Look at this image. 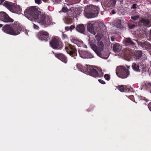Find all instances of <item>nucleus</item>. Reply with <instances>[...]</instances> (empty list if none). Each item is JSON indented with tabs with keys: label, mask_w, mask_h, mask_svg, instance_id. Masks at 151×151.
Wrapping results in <instances>:
<instances>
[{
	"label": "nucleus",
	"mask_w": 151,
	"mask_h": 151,
	"mask_svg": "<svg viewBox=\"0 0 151 151\" xmlns=\"http://www.w3.org/2000/svg\"><path fill=\"white\" fill-rule=\"evenodd\" d=\"M76 66L80 71L94 78H100L103 76L104 73L102 72V70L99 74L96 70L92 66L87 65L83 66L81 64L78 63L76 64Z\"/></svg>",
	"instance_id": "nucleus-1"
},
{
	"label": "nucleus",
	"mask_w": 151,
	"mask_h": 151,
	"mask_svg": "<svg viewBox=\"0 0 151 151\" xmlns=\"http://www.w3.org/2000/svg\"><path fill=\"white\" fill-rule=\"evenodd\" d=\"M2 30L7 34L16 36L20 34L22 28L19 23L16 21L13 23L4 25Z\"/></svg>",
	"instance_id": "nucleus-2"
},
{
	"label": "nucleus",
	"mask_w": 151,
	"mask_h": 151,
	"mask_svg": "<svg viewBox=\"0 0 151 151\" xmlns=\"http://www.w3.org/2000/svg\"><path fill=\"white\" fill-rule=\"evenodd\" d=\"M40 9L37 6L27 7L24 11L25 16L32 21H35L40 15Z\"/></svg>",
	"instance_id": "nucleus-3"
},
{
	"label": "nucleus",
	"mask_w": 151,
	"mask_h": 151,
	"mask_svg": "<svg viewBox=\"0 0 151 151\" xmlns=\"http://www.w3.org/2000/svg\"><path fill=\"white\" fill-rule=\"evenodd\" d=\"M94 28H99L102 31H104L106 29L105 25L101 22L91 21L88 23L87 26L88 31L91 33L95 35L96 32L94 30Z\"/></svg>",
	"instance_id": "nucleus-4"
},
{
	"label": "nucleus",
	"mask_w": 151,
	"mask_h": 151,
	"mask_svg": "<svg viewBox=\"0 0 151 151\" xmlns=\"http://www.w3.org/2000/svg\"><path fill=\"white\" fill-rule=\"evenodd\" d=\"M50 45L53 49L61 50L63 47V44L58 37H53L50 42Z\"/></svg>",
	"instance_id": "nucleus-5"
},
{
	"label": "nucleus",
	"mask_w": 151,
	"mask_h": 151,
	"mask_svg": "<svg viewBox=\"0 0 151 151\" xmlns=\"http://www.w3.org/2000/svg\"><path fill=\"white\" fill-rule=\"evenodd\" d=\"M116 73L118 77L122 78H126L129 75L128 69L123 66H119L117 67Z\"/></svg>",
	"instance_id": "nucleus-6"
},
{
	"label": "nucleus",
	"mask_w": 151,
	"mask_h": 151,
	"mask_svg": "<svg viewBox=\"0 0 151 151\" xmlns=\"http://www.w3.org/2000/svg\"><path fill=\"white\" fill-rule=\"evenodd\" d=\"M97 45L98 47L96 45L93 46L92 47L93 50L99 57L103 59H107L108 57V55H106L104 56V55L101 53V52L103 50L104 47L103 42L102 41L99 42L97 43Z\"/></svg>",
	"instance_id": "nucleus-7"
},
{
	"label": "nucleus",
	"mask_w": 151,
	"mask_h": 151,
	"mask_svg": "<svg viewBox=\"0 0 151 151\" xmlns=\"http://www.w3.org/2000/svg\"><path fill=\"white\" fill-rule=\"evenodd\" d=\"M37 37L42 41L47 42L50 39L49 33L43 30L40 31L37 35Z\"/></svg>",
	"instance_id": "nucleus-8"
},
{
	"label": "nucleus",
	"mask_w": 151,
	"mask_h": 151,
	"mask_svg": "<svg viewBox=\"0 0 151 151\" xmlns=\"http://www.w3.org/2000/svg\"><path fill=\"white\" fill-rule=\"evenodd\" d=\"M132 67L133 70L137 72H141L142 73L146 72L147 71V68L145 65H139L135 63H133L132 65Z\"/></svg>",
	"instance_id": "nucleus-9"
},
{
	"label": "nucleus",
	"mask_w": 151,
	"mask_h": 151,
	"mask_svg": "<svg viewBox=\"0 0 151 151\" xmlns=\"http://www.w3.org/2000/svg\"><path fill=\"white\" fill-rule=\"evenodd\" d=\"M99 9L96 7H94L91 9V12L87 11L85 12V15L88 18L95 17L98 15L99 13Z\"/></svg>",
	"instance_id": "nucleus-10"
},
{
	"label": "nucleus",
	"mask_w": 151,
	"mask_h": 151,
	"mask_svg": "<svg viewBox=\"0 0 151 151\" xmlns=\"http://www.w3.org/2000/svg\"><path fill=\"white\" fill-rule=\"evenodd\" d=\"M78 52L80 57L83 59H90L94 57L93 56L90 52L85 50L78 49Z\"/></svg>",
	"instance_id": "nucleus-11"
},
{
	"label": "nucleus",
	"mask_w": 151,
	"mask_h": 151,
	"mask_svg": "<svg viewBox=\"0 0 151 151\" xmlns=\"http://www.w3.org/2000/svg\"><path fill=\"white\" fill-rule=\"evenodd\" d=\"M0 19L6 23L12 22L14 21L13 19L4 12H0Z\"/></svg>",
	"instance_id": "nucleus-12"
},
{
	"label": "nucleus",
	"mask_w": 151,
	"mask_h": 151,
	"mask_svg": "<svg viewBox=\"0 0 151 151\" xmlns=\"http://www.w3.org/2000/svg\"><path fill=\"white\" fill-rule=\"evenodd\" d=\"M55 56L65 63H66L68 61L67 57L64 54L61 53L53 52Z\"/></svg>",
	"instance_id": "nucleus-13"
},
{
	"label": "nucleus",
	"mask_w": 151,
	"mask_h": 151,
	"mask_svg": "<svg viewBox=\"0 0 151 151\" xmlns=\"http://www.w3.org/2000/svg\"><path fill=\"white\" fill-rule=\"evenodd\" d=\"M68 50L69 51V54L72 57H74V59H76L75 56H77V50L75 47L71 45H69L68 47Z\"/></svg>",
	"instance_id": "nucleus-14"
},
{
	"label": "nucleus",
	"mask_w": 151,
	"mask_h": 151,
	"mask_svg": "<svg viewBox=\"0 0 151 151\" xmlns=\"http://www.w3.org/2000/svg\"><path fill=\"white\" fill-rule=\"evenodd\" d=\"M22 9L19 5H15L14 4L12 6L11 12L12 13L20 14L21 13Z\"/></svg>",
	"instance_id": "nucleus-15"
},
{
	"label": "nucleus",
	"mask_w": 151,
	"mask_h": 151,
	"mask_svg": "<svg viewBox=\"0 0 151 151\" xmlns=\"http://www.w3.org/2000/svg\"><path fill=\"white\" fill-rule=\"evenodd\" d=\"M45 19L46 17L45 15L43 14H41L38 16L36 20L37 19V22L43 26Z\"/></svg>",
	"instance_id": "nucleus-16"
},
{
	"label": "nucleus",
	"mask_w": 151,
	"mask_h": 151,
	"mask_svg": "<svg viewBox=\"0 0 151 151\" xmlns=\"http://www.w3.org/2000/svg\"><path fill=\"white\" fill-rule=\"evenodd\" d=\"M76 29L78 32L83 33L85 30V27L83 24H79L76 27Z\"/></svg>",
	"instance_id": "nucleus-17"
},
{
	"label": "nucleus",
	"mask_w": 151,
	"mask_h": 151,
	"mask_svg": "<svg viewBox=\"0 0 151 151\" xmlns=\"http://www.w3.org/2000/svg\"><path fill=\"white\" fill-rule=\"evenodd\" d=\"M55 23V22L52 21L51 18L48 17L46 18L43 26L45 27H47L51 25H53Z\"/></svg>",
	"instance_id": "nucleus-18"
},
{
	"label": "nucleus",
	"mask_w": 151,
	"mask_h": 151,
	"mask_svg": "<svg viewBox=\"0 0 151 151\" xmlns=\"http://www.w3.org/2000/svg\"><path fill=\"white\" fill-rule=\"evenodd\" d=\"M124 44L126 46H128L129 45H132L134 46L135 43L133 42L132 39L130 38H126L124 40Z\"/></svg>",
	"instance_id": "nucleus-19"
},
{
	"label": "nucleus",
	"mask_w": 151,
	"mask_h": 151,
	"mask_svg": "<svg viewBox=\"0 0 151 151\" xmlns=\"http://www.w3.org/2000/svg\"><path fill=\"white\" fill-rule=\"evenodd\" d=\"M14 4L13 3L5 1L3 4V5L11 12Z\"/></svg>",
	"instance_id": "nucleus-20"
},
{
	"label": "nucleus",
	"mask_w": 151,
	"mask_h": 151,
	"mask_svg": "<svg viewBox=\"0 0 151 151\" xmlns=\"http://www.w3.org/2000/svg\"><path fill=\"white\" fill-rule=\"evenodd\" d=\"M142 55V51L137 50L134 52L133 56L134 58L137 60L140 58Z\"/></svg>",
	"instance_id": "nucleus-21"
},
{
	"label": "nucleus",
	"mask_w": 151,
	"mask_h": 151,
	"mask_svg": "<svg viewBox=\"0 0 151 151\" xmlns=\"http://www.w3.org/2000/svg\"><path fill=\"white\" fill-rule=\"evenodd\" d=\"M114 23L117 28H123V26L122 24V21L119 19H117L115 20Z\"/></svg>",
	"instance_id": "nucleus-22"
},
{
	"label": "nucleus",
	"mask_w": 151,
	"mask_h": 151,
	"mask_svg": "<svg viewBox=\"0 0 151 151\" xmlns=\"http://www.w3.org/2000/svg\"><path fill=\"white\" fill-rule=\"evenodd\" d=\"M113 49L114 52H118L121 49V46L119 44L116 43L113 45Z\"/></svg>",
	"instance_id": "nucleus-23"
},
{
	"label": "nucleus",
	"mask_w": 151,
	"mask_h": 151,
	"mask_svg": "<svg viewBox=\"0 0 151 151\" xmlns=\"http://www.w3.org/2000/svg\"><path fill=\"white\" fill-rule=\"evenodd\" d=\"M140 22L145 26H147L149 25L150 22L148 19L144 18H142L141 19L140 21Z\"/></svg>",
	"instance_id": "nucleus-24"
},
{
	"label": "nucleus",
	"mask_w": 151,
	"mask_h": 151,
	"mask_svg": "<svg viewBox=\"0 0 151 151\" xmlns=\"http://www.w3.org/2000/svg\"><path fill=\"white\" fill-rule=\"evenodd\" d=\"M137 41L138 44L139 46L141 47L142 48H144L145 47H146L145 45L147 44V42H139L137 40H136Z\"/></svg>",
	"instance_id": "nucleus-25"
},
{
	"label": "nucleus",
	"mask_w": 151,
	"mask_h": 151,
	"mask_svg": "<svg viewBox=\"0 0 151 151\" xmlns=\"http://www.w3.org/2000/svg\"><path fill=\"white\" fill-rule=\"evenodd\" d=\"M126 86L123 85H119L117 87V88L121 92H124V90H126Z\"/></svg>",
	"instance_id": "nucleus-26"
},
{
	"label": "nucleus",
	"mask_w": 151,
	"mask_h": 151,
	"mask_svg": "<svg viewBox=\"0 0 151 151\" xmlns=\"http://www.w3.org/2000/svg\"><path fill=\"white\" fill-rule=\"evenodd\" d=\"M145 87L147 89H151V83L147 82L145 84Z\"/></svg>",
	"instance_id": "nucleus-27"
},
{
	"label": "nucleus",
	"mask_w": 151,
	"mask_h": 151,
	"mask_svg": "<svg viewBox=\"0 0 151 151\" xmlns=\"http://www.w3.org/2000/svg\"><path fill=\"white\" fill-rule=\"evenodd\" d=\"M78 40L79 39H78L74 37H71L70 38V40L71 42L75 44H76Z\"/></svg>",
	"instance_id": "nucleus-28"
},
{
	"label": "nucleus",
	"mask_w": 151,
	"mask_h": 151,
	"mask_svg": "<svg viewBox=\"0 0 151 151\" xmlns=\"http://www.w3.org/2000/svg\"><path fill=\"white\" fill-rule=\"evenodd\" d=\"M83 42L81 40H78L76 45L78 47H81L83 45Z\"/></svg>",
	"instance_id": "nucleus-29"
},
{
	"label": "nucleus",
	"mask_w": 151,
	"mask_h": 151,
	"mask_svg": "<svg viewBox=\"0 0 151 151\" xmlns=\"http://www.w3.org/2000/svg\"><path fill=\"white\" fill-rule=\"evenodd\" d=\"M104 76L105 79L108 81H109L110 79V75L108 74H105Z\"/></svg>",
	"instance_id": "nucleus-30"
},
{
	"label": "nucleus",
	"mask_w": 151,
	"mask_h": 151,
	"mask_svg": "<svg viewBox=\"0 0 151 151\" xmlns=\"http://www.w3.org/2000/svg\"><path fill=\"white\" fill-rule=\"evenodd\" d=\"M138 99L139 100H145V101H146L147 102L148 101V100H147L145 97L144 96H139L138 97Z\"/></svg>",
	"instance_id": "nucleus-31"
},
{
	"label": "nucleus",
	"mask_w": 151,
	"mask_h": 151,
	"mask_svg": "<svg viewBox=\"0 0 151 151\" xmlns=\"http://www.w3.org/2000/svg\"><path fill=\"white\" fill-rule=\"evenodd\" d=\"M139 16L138 15L134 16H132L131 17V18L134 21H135L137 19L139 18Z\"/></svg>",
	"instance_id": "nucleus-32"
},
{
	"label": "nucleus",
	"mask_w": 151,
	"mask_h": 151,
	"mask_svg": "<svg viewBox=\"0 0 151 151\" xmlns=\"http://www.w3.org/2000/svg\"><path fill=\"white\" fill-rule=\"evenodd\" d=\"M68 9L66 7H63L62 9V11L63 12H66L68 11Z\"/></svg>",
	"instance_id": "nucleus-33"
},
{
	"label": "nucleus",
	"mask_w": 151,
	"mask_h": 151,
	"mask_svg": "<svg viewBox=\"0 0 151 151\" xmlns=\"http://www.w3.org/2000/svg\"><path fill=\"white\" fill-rule=\"evenodd\" d=\"M33 28L36 29H39V27L38 26L35 24L33 23Z\"/></svg>",
	"instance_id": "nucleus-34"
},
{
	"label": "nucleus",
	"mask_w": 151,
	"mask_h": 151,
	"mask_svg": "<svg viewBox=\"0 0 151 151\" xmlns=\"http://www.w3.org/2000/svg\"><path fill=\"white\" fill-rule=\"evenodd\" d=\"M51 1L55 3H60L61 2V0H51Z\"/></svg>",
	"instance_id": "nucleus-35"
},
{
	"label": "nucleus",
	"mask_w": 151,
	"mask_h": 151,
	"mask_svg": "<svg viewBox=\"0 0 151 151\" xmlns=\"http://www.w3.org/2000/svg\"><path fill=\"white\" fill-rule=\"evenodd\" d=\"M135 26V25L133 24H129L128 27L129 28L132 29L134 28Z\"/></svg>",
	"instance_id": "nucleus-36"
},
{
	"label": "nucleus",
	"mask_w": 151,
	"mask_h": 151,
	"mask_svg": "<svg viewBox=\"0 0 151 151\" xmlns=\"http://www.w3.org/2000/svg\"><path fill=\"white\" fill-rule=\"evenodd\" d=\"M35 3L38 4H40L42 3L41 0H35Z\"/></svg>",
	"instance_id": "nucleus-37"
},
{
	"label": "nucleus",
	"mask_w": 151,
	"mask_h": 151,
	"mask_svg": "<svg viewBox=\"0 0 151 151\" xmlns=\"http://www.w3.org/2000/svg\"><path fill=\"white\" fill-rule=\"evenodd\" d=\"M98 81L100 83L102 84H105L106 83L105 82L104 80L101 79H99Z\"/></svg>",
	"instance_id": "nucleus-38"
},
{
	"label": "nucleus",
	"mask_w": 151,
	"mask_h": 151,
	"mask_svg": "<svg viewBox=\"0 0 151 151\" xmlns=\"http://www.w3.org/2000/svg\"><path fill=\"white\" fill-rule=\"evenodd\" d=\"M137 5L136 4H133L132 6L131 7V9H134L137 8Z\"/></svg>",
	"instance_id": "nucleus-39"
},
{
	"label": "nucleus",
	"mask_w": 151,
	"mask_h": 151,
	"mask_svg": "<svg viewBox=\"0 0 151 151\" xmlns=\"http://www.w3.org/2000/svg\"><path fill=\"white\" fill-rule=\"evenodd\" d=\"M109 1L111 2V4L113 5L115 4L116 1V0H109Z\"/></svg>",
	"instance_id": "nucleus-40"
},
{
	"label": "nucleus",
	"mask_w": 151,
	"mask_h": 151,
	"mask_svg": "<svg viewBox=\"0 0 151 151\" xmlns=\"http://www.w3.org/2000/svg\"><path fill=\"white\" fill-rule=\"evenodd\" d=\"M96 38L98 41H100L101 39V38L99 35H97L96 36Z\"/></svg>",
	"instance_id": "nucleus-41"
},
{
	"label": "nucleus",
	"mask_w": 151,
	"mask_h": 151,
	"mask_svg": "<svg viewBox=\"0 0 151 151\" xmlns=\"http://www.w3.org/2000/svg\"><path fill=\"white\" fill-rule=\"evenodd\" d=\"M75 27V26L74 25H72L70 27V30L71 31L72 30L74 29Z\"/></svg>",
	"instance_id": "nucleus-42"
},
{
	"label": "nucleus",
	"mask_w": 151,
	"mask_h": 151,
	"mask_svg": "<svg viewBox=\"0 0 151 151\" xmlns=\"http://www.w3.org/2000/svg\"><path fill=\"white\" fill-rule=\"evenodd\" d=\"M148 107L149 110L151 111V102L149 103L148 105Z\"/></svg>",
	"instance_id": "nucleus-43"
},
{
	"label": "nucleus",
	"mask_w": 151,
	"mask_h": 151,
	"mask_svg": "<svg viewBox=\"0 0 151 151\" xmlns=\"http://www.w3.org/2000/svg\"><path fill=\"white\" fill-rule=\"evenodd\" d=\"M69 28L70 27H65V29L67 31H69V30H70V29Z\"/></svg>",
	"instance_id": "nucleus-44"
},
{
	"label": "nucleus",
	"mask_w": 151,
	"mask_h": 151,
	"mask_svg": "<svg viewBox=\"0 0 151 151\" xmlns=\"http://www.w3.org/2000/svg\"><path fill=\"white\" fill-rule=\"evenodd\" d=\"M128 97L129 98L131 99H134V96L133 95H131L128 96Z\"/></svg>",
	"instance_id": "nucleus-45"
},
{
	"label": "nucleus",
	"mask_w": 151,
	"mask_h": 151,
	"mask_svg": "<svg viewBox=\"0 0 151 151\" xmlns=\"http://www.w3.org/2000/svg\"><path fill=\"white\" fill-rule=\"evenodd\" d=\"M63 36L64 38H67V36L66 34H63Z\"/></svg>",
	"instance_id": "nucleus-46"
},
{
	"label": "nucleus",
	"mask_w": 151,
	"mask_h": 151,
	"mask_svg": "<svg viewBox=\"0 0 151 151\" xmlns=\"http://www.w3.org/2000/svg\"><path fill=\"white\" fill-rule=\"evenodd\" d=\"M28 30H27L26 29L24 30V32L25 33V34L27 35H28Z\"/></svg>",
	"instance_id": "nucleus-47"
},
{
	"label": "nucleus",
	"mask_w": 151,
	"mask_h": 151,
	"mask_svg": "<svg viewBox=\"0 0 151 151\" xmlns=\"http://www.w3.org/2000/svg\"><path fill=\"white\" fill-rule=\"evenodd\" d=\"M112 13L113 14H114L116 13V12L114 11V10L113 9L111 11Z\"/></svg>",
	"instance_id": "nucleus-48"
},
{
	"label": "nucleus",
	"mask_w": 151,
	"mask_h": 151,
	"mask_svg": "<svg viewBox=\"0 0 151 151\" xmlns=\"http://www.w3.org/2000/svg\"><path fill=\"white\" fill-rule=\"evenodd\" d=\"M4 1V0H0V4H1Z\"/></svg>",
	"instance_id": "nucleus-49"
},
{
	"label": "nucleus",
	"mask_w": 151,
	"mask_h": 151,
	"mask_svg": "<svg viewBox=\"0 0 151 151\" xmlns=\"http://www.w3.org/2000/svg\"><path fill=\"white\" fill-rule=\"evenodd\" d=\"M111 41H112V42H113L114 41V38H113V37H111Z\"/></svg>",
	"instance_id": "nucleus-50"
},
{
	"label": "nucleus",
	"mask_w": 151,
	"mask_h": 151,
	"mask_svg": "<svg viewBox=\"0 0 151 151\" xmlns=\"http://www.w3.org/2000/svg\"><path fill=\"white\" fill-rule=\"evenodd\" d=\"M3 25L2 24H0V28L3 27Z\"/></svg>",
	"instance_id": "nucleus-51"
},
{
	"label": "nucleus",
	"mask_w": 151,
	"mask_h": 151,
	"mask_svg": "<svg viewBox=\"0 0 151 151\" xmlns=\"http://www.w3.org/2000/svg\"><path fill=\"white\" fill-rule=\"evenodd\" d=\"M95 1H97V2H98L99 1V0H94Z\"/></svg>",
	"instance_id": "nucleus-52"
},
{
	"label": "nucleus",
	"mask_w": 151,
	"mask_h": 151,
	"mask_svg": "<svg viewBox=\"0 0 151 151\" xmlns=\"http://www.w3.org/2000/svg\"><path fill=\"white\" fill-rule=\"evenodd\" d=\"M130 67V66H128V67H127V68H129Z\"/></svg>",
	"instance_id": "nucleus-53"
},
{
	"label": "nucleus",
	"mask_w": 151,
	"mask_h": 151,
	"mask_svg": "<svg viewBox=\"0 0 151 151\" xmlns=\"http://www.w3.org/2000/svg\"><path fill=\"white\" fill-rule=\"evenodd\" d=\"M126 92H127V89H126V91H125Z\"/></svg>",
	"instance_id": "nucleus-54"
},
{
	"label": "nucleus",
	"mask_w": 151,
	"mask_h": 151,
	"mask_svg": "<svg viewBox=\"0 0 151 151\" xmlns=\"http://www.w3.org/2000/svg\"><path fill=\"white\" fill-rule=\"evenodd\" d=\"M50 7V6H48V8H49Z\"/></svg>",
	"instance_id": "nucleus-55"
},
{
	"label": "nucleus",
	"mask_w": 151,
	"mask_h": 151,
	"mask_svg": "<svg viewBox=\"0 0 151 151\" xmlns=\"http://www.w3.org/2000/svg\"><path fill=\"white\" fill-rule=\"evenodd\" d=\"M145 104H146V103H145Z\"/></svg>",
	"instance_id": "nucleus-56"
},
{
	"label": "nucleus",
	"mask_w": 151,
	"mask_h": 151,
	"mask_svg": "<svg viewBox=\"0 0 151 151\" xmlns=\"http://www.w3.org/2000/svg\"><path fill=\"white\" fill-rule=\"evenodd\" d=\"M126 87H127V86H126L125 87L126 88Z\"/></svg>",
	"instance_id": "nucleus-57"
}]
</instances>
